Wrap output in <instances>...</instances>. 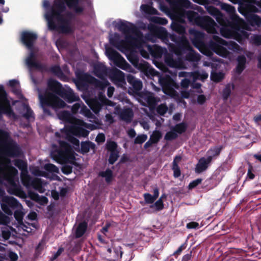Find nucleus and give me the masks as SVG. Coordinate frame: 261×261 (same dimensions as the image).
Masks as SVG:
<instances>
[{"mask_svg": "<svg viewBox=\"0 0 261 261\" xmlns=\"http://www.w3.org/2000/svg\"><path fill=\"white\" fill-rule=\"evenodd\" d=\"M72 113L67 111L60 112L58 116L64 123V128L55 133V139L58 147L50 152L52 159L61 164L72 163L75 160L74 151L67 141L79 144V141L73 137L88 136L90 130L99 128L98 119L82 101L74 104Z\"/></svg>", "mask_w": 261, "mask_h": 261, "instance_id": "obj_1", "label": "nucleus"}, {"mask_svg": "<svg viewBox=\"0 0 261 261\" xmlns=\"http://www.w3.org/2000/svg\"><path fill=\"white\" fill-rule=\"evenodd\" d=\"M173 9L175 17L181 22H185L187 18L189 22L200 27L208 33L214 34L213 39L208 43L211 51L205 48L203 41V34L195 29H190L189 34L193 45L203 54L211 57L213 53L226 58L230 59L231 54L238 52L240 46L236 43L226 42L219 37L218 26L215 21L208 16H200L198 13L187 9L193 8L192 4L188 0H166Z\"/></svg>", "mask_w": 261, "mask_h": 261, "instance_id": "obj_2", "label": "nucleus"}, {"mask_svg": "<svg viewBox=\"0 0 261 261\" xmlns=\"http://www.w3.org/2000/svg\"><path fill=\"white\" fill-rule=\"evenodd\" d=\"M11 100L4 86L0 85V120L3 114L9 118L17 119L11 107ZM21 153L20 146L11 138L7 132L0 129V183L5 185L10 194L17 196L21 193L15 179L17 171L12 166L8 157H18Z\"/></svg>", "mask_w": 261, "mask_h": 261, "instance_id": "obj_3", "label": "nucleus"}, {"mask_svg": "<svg viewBox=\"0 0 261 261\" xmlns=\"http://www.w3.org/2000/svg\"><path fill=\"white\" fill-rule=\"evenodd\" d=\"M67 7L76 14L81 13L85 9V0H54L52 6L48 0H43L44 17L49 30L64 33L73 32V15Z\"/></svg>", "mask_w": 261, "mask_h": 261, "instance_id": "obj_4", "label": "nucleus"}, {"mask_svg": "<svg viewBox=\"0 0 261 261\" xmlns=\"http://www.w3.org/2000/svg\"><path fill=\"white\" fill-rule=\"evenodd\" d=\"M109 41L111 45L115 47L119 50L124 53L128 60L136 68L142 70L145 74L152 79V77H156L163 92L166 95L170 96L174 99H177L179 97V93L177 91L179 86L174 81L177 73L173 72L171 75L167 74L159 75L157 72L151 67L144 60H140L135 54H128L127 47L124 40L121 39L120 35L114 33L110 35Z\"/></svg>", "mask_w": 261, "mask_h": 261, "instance_id": "obj_5", "label": "nucleus"}, {"mask_svg": "<svg viewBox=\"0 0 261 261\" xmlns=\"http://www.w3.org/2000/svg\"><path fill=\"white\" fill-rule=\"evenodd\" d=\"M171 28L179 34L178 36L172 35L170 37L171 39L177 45L178 48L172 54H167L166 50L160 58L164 55L165 63L169 67L175 69L185 68V61L190 62L194 65L197 64L200 60V56L192 49L185 36V28L178 23L173 22L171 24ZM161 48L167 50L165 48Z\"/></svg>", "mask_w": 261, "mask_h": 261, "instance_id": "obj_6", "label": "nucleus"}, {"mask_svg": "<svg viewBox=\"0 0 261 261\" xmlns=\"http://www.w3.org/2000/svg\"><path fill=\"white\" fill-rule=\"evenodd\" d=\"M77 83L82 82L91 84L99 90L97 97L86 101L90 109L95 114L98 113L103 106H110L114 108L113 114L118 115L119 118L126 123H130L134 117V112L129 108L121 109L120 106L108 100L105 94V89L109 85L107 81H99L86 73H81L77 75Z\"/></svg>", "mask_w": 261, "mask_h": 261, "instance_id": "obj_7", "label": "nucleus"}, {"mask_svg": "<svg viewBox=\"0 0 261 261\" xmlns=\"http://www.w3.org/2000/svg\"><path fill=\"white\" fill-rule=\"evenodd\" d=\"M113 25L125 35V41L138 49L141 56L149 59L151 56L155 59H160L166 50L161 47L148 44L143 39V33L135 24L129 21L118 19L114 21Z\"/></svg>", "mask_w": 261, "mask_h": 261, "instance_id": "obj_8", "label": "nucleus"}, {"mask_svg": "<svg viewBox=\"0 0 261 261\" xmlns=\"http://www.w3.org/2000/svg\"><path fill=\"white\" fill-rule=\"evenodd\" d=\"M38 96L40 106L43 109L44 114L47 115H51L49 110L50 108L56 110L65 106V102L59 96L69 103L79 99L71 88H63L59 82L53 79L48 80L47 89L44 92L42 93L41 91L38 89Z\"/></svg>", "mask_w": 261, "mask_h": 261, "instance_id": "obj_9", "label": "nucleus"}, {"mask_svg": "<svg viewBox=\"0 0 261 261\" xmlns=\"http://www.w3.org/2000/svg\"><path fill=\"white\" fill-rule=\"evenodd\" d=\"M220 6L222 10L229 14V20L224 21L220 12L214 7L207 6L205 8L208 13L215 17L218 22L221 25L220 29L221 35L228 38L235 37L240 31L244 21L235 13L236 10L234 7L225 3H221Z\"/></svg>", "mask_w": 261, "mask_h": 261, "instance_id": "obj_10", "label": "nucleus"}, {"mask_svg": "<svg viewBox=\"0 0 261 261\" xmlns=\"http://www.w3.org/2000/svg\"><path fill=\"white\" fill-rule=\"evenodd\" d=\"M37 37L36 33L30 31L23 32L21 35L22 42L30 51L24 61L26 66L29 70L30 76L34 82L35 80L32 73L33 69H35L42 72L47 70L46 66L37 60L36 55L33 51V46Z\"/></svg>", "mask_w": 261, "mask_h": 261, "instance_id": "obj_11", "label": "nucleus"}, {"mask_svg": "<svg viewBox=\"0 0 261 261\" xmlns=\"http://www.w3.org/2000/svg\"><path fill=\"white\" fill-rule=\"evenodd\" d=\"M23 185L28 189L31 198L40 204L44 205L47 203L48 199L44 196H40L34 193L32 190H34L39 193H43L47 188V183L41 178L36 177L34 178L27 177L22 179Z\"/></svg>", "mask_w": 261, "mask_h": 261, "instance_id": "obj_12", "label": "nucleus"}, {"mask_svg": "<svg viewBox=\"0 0 261 261\" xmlns=\"http://www.w3.org/2000/svg\"><path fill=\"white\" fill-rule=\"evenodd\" d=\"M1 206L3 211L6 214L11 216L14 213V216L18 221L22 219L23 213L18 210L22 206L15 198L4 196L2 198Z\"/></svg>", "mask_w": 261, "mask_h": 261, "instance_id": "obj_13", "label": "nucleus"}, {"mask_svg": "<svg viewBox=\"0 0 261 261\" xmlns=\"http://www.w3.org/2000/svg\"><path fill=\"white\" fill-rule=\"evenodd\" d=\"M13 92L23 100V101H16L18 102L17 109L19 113L25 118L28 123L23 125V127H30L29 122L34 121L35 116L33 111L31 110L27 102V99L23 96L20 88V85L12 89Z\"/></svg>", "mask_w": 261, "mask_h": 261, "instance_id": "obj_14", "label": "nucleus"}, {"mask_svg": "<svg viewBox=\"0 0 261 261\" xmlns=\"http://www.w3.org/2000/svg\"><path fill=\"white\" fill-rule=\"evenodd\" d=\"M179 77H185L180 83L182 88H187L191 85L192 82H195L197 80L204 81L208 77V74L203 70H198L193 72L180 71L178 73Z\"/></svg>", "mask_w": 261, "mask_h": 261, "instance_id": "obj_15", "label": "nucleus"}, {"mask_svg": "<svg viewBox=\"0 0 261 261\" xmlns=\"http://www.w3.org/2000/svg\"><path fill=\"white\" fill-rule=\"evenodd\" d=\"M106 55L113 64L129 72H133L134 69L128 64L125 60L116 50L112 48H106Z\"/></svg>", "mask_w": 261, "mask_h": 261, "instance_id": "obj_16", "label": "nucleus"}, {"mask_svg": "<svg viewBox=\"0 0 261 261\" xmlns=\"http://www.w3.org/2000/svg\"><path fill=\"white\" fill-rule=\"evenodd\" d=\"M44 171L40 170L39 168H35L32 173L37 176H42L51 180L61 181L60 177L57 175L59 169L54 165L46 164L43 167Z\"/></svg>", "mask_w": 261, "mask_h": 261, "instance_id": "obj_17", "label": "nucleus"}, {"mask_svg": "<svg viewBox=\"0 0 261 261\" xmlns=\"http://www.w3.org/2000/svg\"><path fill=\"white\" fill-rule=\"evenodd\" d=\"M148 29L149 32L145 36L146 40L152 42H156L158 39H162L166 43L167 39V32L165 28L161 27H156L153 25H148Z\"/></svg>", "mask_w": 261, "mask_h": 261, "instance_id": "obj_18", "label": "nucleus"}, {"mask_svg": "<svg viewBox=\"0 0 261 261\" xmlns=\"http://www.w3.org/2000/svg\"><path fill=\"white\" fill-rule=\"evenodd\" d=\"M111 81L117 87L125 88L126 85L124 73L118 70L112 71L109 75Z\"/></svg>", "mask_w": 261, "mask_h": 261, "instance_id": "obj_19", "label": "nucleus"}, {"mask_svg": "<svg viewBox=\"0 0 261 261\" xmlns=\"http://www.w3.org/2000/svg\"><path fill=\"white\" fill-rule=\"evenodd\" d=\"M211 163V161L206 158H200L195 167V172L197 173H200L206 170Z\"/></svg>", "mask_w": 261, "mask_h": 261, "instance_id": "obj_20", "label": "nucleus"}, {"mask_svg": "<svg viewBox=\"0 0 261 261\" xmlns=\"http://www.w3.org/2000/svg\"><path fill=\"white\" fill-rule=\"evenodd\" d=\"M94 71L97 76L102 79L107 74V69L102 63H97L94 65Z\"/></svg>", "mask_w": 261, "mask_h": 261, "instance_id": "obj_21", "label": "nucleus"}, {"mask_svg": "<svg viewBox=\"0 0 261 261\" xmlns=\"http://www.w3.org/2000/svg\"><path fill=\"white\" fill-rule=\"evenodd\" d=\"M223 148L222 145H217L211 147L207 152V158L209 159V161L212 162L213 159L216 158L220 154Z\"/></svg>", "mask_w": 261, "mask_h": 261, "instance_id": "obj_22", "label": "nucleus"}, {"mask_svg": "<svg viewBox=\"0 0 261 261\" xmlns=\"http://www.w3.org/2000/svg\"><path fill=\"white\" fill-rule=\"evenodd\" d=\"M127 81L130 85H132L133 88L136 91H139L142 89V82L139 80L135 79L133 75L128 74L127 76Z\"/></svg>", "mask_w": 261, "mask_h": 261, "instance_id": "obj_23", "label": "nucleus"}, {"mask_svg": "<svg viewBox=\"0 0 261 261\" xmlns=\"http://www.w3.org/2000/svg\"><path fill=\"white\" fill-rule=\"evenodd\" d=\"M87 223L84 221L80 223L75 229V236L76 238L83 236L87 229Z\"/></svg>", "mask_w": 261, "mask_h": 261, "instance_id": "obj_24", "label": "nucleus"}, {"mask_svg": "<svg viewBox=\"0 0 261 261\" xmlns=\"http://www.w3.org/2000/svg\"><path fill=\"white\" fill-rule=\"evenodd\" d=\"M238 64L236 68L235 71L237 73L240 74L244 69L246 59L244 56H239L237 58Z\"/></svg>", "mask_w": 261, "mask_h": 261, "instance_id": "obj_25", "label": "nucleus"}, {"mask_svg": "<svg viewBox=\"0 0 261 261\" xmlns=\"http://www.w3.org/2000/svg\"><path fill=\"white\" fill-rule=\"evenodd\" d=\"M140 10L142 13L148 14H158V11L150 5L142 4L140 6Z\"/></svg>", "mask_w": 261, "mask_h": 261, "instance_id": "obj_26", "label": "nucleus"}, {"mask_svg": "<svg viewBox=\"0 0 261 261\" xmlns=\"http://www.w3.org/2000/svg\"><path fill=\"white\" fill-rule=\"evenodd\" d=\"M95 145L91 142H83L81 143V151L83 153H87L90 149L94 150Z\"/></svg>", "mask_w": 261, "mask_h": 261, "instance_id": "obj_27", "label": "nucleus"}, {"mask_svg": "<svg viewBox=\"0 0 261 261\" xmlns=\"http://www.w3.org/2000/svg\"><path fill=\"white\" fill-rule=\"evenodd\" d=\"M146 101L151 108L154 109L158 105L159 99L155 97L152 93H149L146 97Z\"/></svg>", "mask_w": 261, "mask_h": 261, "instance_id": "obj_28", "label": "nucleus"}, {"mask_svg": "<svg viewBox=\"0 0 261 261\" xmlns=\"http://www.w3.org/2000/svg\"><path fill=\"white\" fill-rule=\"evenodd\" d=\"M150 21L162 25H165L168 23V20L165 18L158 16H152L149 19Z\"/></svg>", "mask_w": 261, "mask_h": 261, "instance_id": "obj_29", "label": "nucleus"}, {"mask_svg": "<svg viewBox=\"0 0 261 261\" xmlns=\"http://www.w3.org/2000/svg\"><path fill=\"white\" fill-rule=\"evenodd\" d=\"M112 174V171L109 169H107L105 171L100 172L99 173V176L105 178L106 181L107 182H109L111 181Z\"/></svg>", "mask_w": 261, "mask_h": 261, "instance_id": "obj_30", "label": "nucleus"}, {"mask_svg": "<svg viewBox=\"0 0 261 261\" xmlns=\"http://www.w3.org/2000/svg\"><path fill=\"white\" fill-rule=\"evenodd\" d=\"M187 128V125L185 123H180L176 124L173 128L177 134H181L185 132Z\"/></svg>", "mask_w": 261, "mask_h": 261, "instance_id": "obj_31", "label": "nucleus"}, {"mask_svg": "<svg viewBox=\"0 0 261 261\" xmlns=\"http://www.w3.org/2000/svg\"><path fill=\"white\" fill-rule=\"evenodd\" d=\"M110 107V106H108V105H106V106H103L101 109H100V110L103 108V107H105V108L108 110L110 113L111 114H107L106 115V116H105V118H106V121L107 122H108V123L109 124H112L114 122V117L113 116H112V113H113V110H111V109H109V107Z\"/></svg>", "mask_w": 261, "mask_h": 261, "instance_id": "obj_32", "label": "nucleus"}, {"mask_svg": "<svg viewBox=\"0 0 261 261\" xmlns=\"http://www.w3.org/2000/svg\"><path fill=\"white\" fill-rule=\"evenodd\" d=\"M112 257L110 258V260L112 261H114L122 257V252L121 251L120 248H115L113 250V252L111 253Z\"/></svg>", "mask_w": 261, "mask_h": 261, "instance_id": "obj_33", "label": "nucleus"}, {"mask_svg": "<svg viewBox=\"0 0 261 261\" xmlns=\"http://www.w3.org/2000/svg\"><path fill=\"white\" fill-rule=\"evenodd\" d=\"M19 227L22 229H23L24 231H25L28 233L32 232V231L33 230L32 227H33V228H35V225H34L32 223L31 224L29 223H24L22 222L19 224Z\"/></svg>", "mask_w": 261, "mask_h": 261, "instance_id": "obj_34", "label": "nucleus"}, {"mask_svg": "<svg viewBox=\"0 0 261 261\" xmlns=\"http://www.w3.org/2000/svg\"><path fill=\"white\" fill-rule=\"evenodd\" d=\"M50 71L51 73H53V74H54L55 75H57V76L61 79L63 75L62 71L59 66L55 65L52 66L50 69Z\"/></svg>", "mask_w": 261, "mask_h": 261, "instance_id": "obj_35", "label": "nucleus"}, {"mask_svg": "<svg viewBox=\"0 0 261 261\" xmlns=\"http://www.w3.org/2000/svg\"><path fill=\"white\" fill-rule=\"evenodd\" d=\"M224 74L221 72H213L211 75V78L212 80L217 82L222 80L224 78Z\"/></svg>", "mask_w": 261, "mask_h": 261, "instance_id": "obj_36", "label": "nucleus"}, {"mask_svg": "<svg viewBox=\"0 0 261 261\" xmlns=\"http://www.w3.org/2000/svg\"><path fill=\"white\" fill-rule=\"evenodd\" d=\"M250 41L256 46H259L261 45V34H255L251 36Z\"/></svg>", "mask_w": 261, "mask_h": 261, "instance_id": "obj_37", "label": "nucleus"}, {"mask_svg": "<svg viewBox=\"0 0 261 261\" xmlns=\"http://www.w3.org/2000/svg\"><path fill=\"white\" fill-rule=\"evenodd\" d=\"M178 136V134L175 132L173 128L171 130L167 132L165 136V139L168 141H171L176 139Z\"/></svg>", "mask_w": 261, "mask_h": 261, "instance_id": "obj_38", "label": "nucleus"}, {"mask_svg": "<svg viewBox=\"0 0 261 261\" xmlns=\"http://www.w3.org/2000/svg\"><path fill=\"white\" fill-rule=\"evenodd\" d=\"M233 88L232 85L227 84L223 90V98L224 100H226L229 96L231 89Z\"/></svg>", "mask_w": 261, "mask_h": 261, "instance_id": "obj_39", "label": "nucleus"}, {"mask_svg": "<svg viewBox=\"0 0 261 261\" xmlns=\"http://www.w3.org/2000/svg\"><path fill=\"white\" fill-rule=\"evenodd\" d=\"M109 158V162L110 164H113L118 159L119 157L118 151L117 150L111 151Z\"/></svg>", "mask_w": 261, "mask_h": 261, "instance_id": "obj_40", "label": "nucleus"}, {"mask_svg": "<svg viewBox=\"0 0 261 261\" xmlns=\"http://www.w3.org/2000/svg\"><path fill=\"white\" fill-rule=\"evenodd\" d=\"M147 139V135L145 134L139 135L135 139L134 143L135 144H141L144 143Z\"/></svg>", "mask_w": 261, "mask_h": 261, "instance_id": "obj_41", "label": "nucleus"}, {"mask_svg": "<svg viewBox=\"0 0 261 261\" xmlns=\"http://www.w3.org/2000/svg\"><path fill=\"white\" fill-rule=\"evenodd\" d=\"M162 135L160 132L155 131L150 136V139L154 143H157L161 139Z\"/></svg>", "mask_w": 261, "mask_h": 261, "instance_id": "obj_42", "label": "nucleus"}, {"mask_svg": "<svg viewBox=\"0 0 261 261\" xmlns=\"http://www.w3.org/2000/svg\"><path fill=\"white\" fill-rule=\"evenodd\" d=\"M168 110V107L165 104H161L156 108V112L160 115H164Z\"/></svg>", "mask_w": 261, "mask_h": 261, "instance_id": "obj_43", "label": "nucleus"}, {"mask_svg": "<svg viewBox=\"0 0 261 261\" xmlns=\"http://www.w3.org/2000/svg\"><path fill=\"white\" fill-rule=\"evenodd\" d=\"M117 145L114 141H108L106 144V148L109 151H113L117 150Z\"/></svg>", "mask_w": 261, "mask_h": 261, "instance_id": "obj_44", "label": "nucleus"}, {"mask_svg": "<svg viewBox=\"0 0 261 261\" xmlns=\"http://www.w3.org/2000/svg\"><path fill=\"white\" fill-rule=\"evenodd\" d=\"M143 197L145 202L148 204H152L155 200V199L152 196V195L148 193H144Z\"/></svg>", "mask_w": 261, "mask_h": 261, "instance_id": "obj_45", "label": "nucleus"}, {"mask_svg": "<svg viewBox=\"0 0 261 261\" xmlns=\"http://www.w3.org/2000/svg\"><path fill=\"white\" fill-rule=\"evenodd\" d=\"M9 222V218L7 216L0 213V225H3L5 226H6Z\"/></svg>", "mask_w": 261, "mask_h": 261, "instance_id": "obj_46", "label": "nucleus"}, {"mask_svg": "<svg viewBox=\"0 0 261 261\" xmlns=\"http://www.w3.org/2000/svg\"><path fill=\"white\" fill-rule=\"evenodd\" d=\"M151 208H152L153 207H155L156 209L157 210H161L163 209L164 207V204L163 200H161V198H159L153 205H151L150 206Z\"/></svg>", "mask_w": 261, "mask_h": 261, "instance_id": "obj_47", "label": "nucleus"}, {"mask_svg": "<svg viewBox=\"0 0 261 261\" xmlns=\"http://www.w3.org/2000/svg\"><path fill=\"white\" fill-rule=\"evenodd\" d=\"M72 168L70 165H63L62 167V171L63 173L68 175L72 172Z\"/></svg>", "mask_w": 261, "mask_h": 261, "instance_id": "obj_48", "label": "nucleus"}, {"mask_svg": "<svg viewBox=\"0 0 261 261\" xmlns=\"http://www.w3.org/2000/svg\"><path fill=\"white\" fill-rule=\"evenodd\" d=\"M2 234L4 239H8L10 238L11 236L10 231L8 229L7 226H5L3 228V230L2 231Z\"/></svg>", "mask_w": 261, "mask_h": 261, "instance_id": "obj_49", "label": "nucleus"}, {"mask_svg": "<svg viewBox=\"0 0 261 261\" xmlns=\"http://www.w3.org/2000/svg\"><path fill=\"white\" fill-rule=\"evenodd\" d=\"M19 85V82L18 80L13 79L9 80L7 83V85L10 87L12 89Z\"/></svg>", "mask_w": 261, "mask_h": 261, "instance_id": "obj_50", "label": "nucleus"}, {"mask_svg": "<svg viewBox=\"0 0 261 261\" xmlns=\"http://www.w3.org/2000/svg\"><path fill=\"white\" fill-rule=\"evenodd\" d=\"M202 181V179L201 178H197L192 182H191L189 185V189H193L196 187L197 185L200 184Z\"/></svg>", "mask_w": 261, "mask_h": 261, "instance_id": "obj_51", "label": "nucleus"}, {"mask_svg": "<svg viewBox=\"0 0 261 261\" xmlns=\"http://www.w3.org/2000/svg\"><path fill=\"white\" fill-rule=\"evenodd\" d=\"M8 256L10 259V261H17L18 259V255L14 252L11 251H9Z\"/></svg>", "mask_w": 261, "mask_h": 261, "instance_id": "obj_52", "label": "nucleus"}, {"mask_svg": "<svg viewBox=\"0 0 261 261\" xmlns=\"http://www.w3.org/2000/svg\"><path fill=\"white\" fill-rule=\"evenodd\" d=\"M172 170L175 177H178L180 175V170L178 165L172 166Z\"/></svg>", "mask_w": 261, "mask_h": 261, "instance_id": "obj_53", "label": "nucleus"}, {"mask_svg": "<svg viewBox=\"0 0 261 261\" xmlns=\"http://www.w3.org/2000/svg\"><path fill=\"white\" fill-rule=\"evenodd\" d=\"M96 141L98 143H103L105 141V136L103 134H98L95 139Z\"/></svg>", "mask_w": 261, "mask_h": 261, "instance_id": "obj_54", "label": "nucleus"}, {"mask_svg": "<svg viewBox=\"0 0 261 261\" xmlns=\"http://www.w3.org/2000/svg\"><path fill=\"white\" fill-rule=\"evenodd\" d=\"M14 165L18 167L20 169L23 170L24 168V163L21 161V160H16L14 163Z\"/></svg>", "mask_w": 261, "mask_h": 261, "instance_id": "obj_55", "label": "nucleus"}, {"mask_svg": "<svg viewBox=\"0 0 261 261\" xmlns=\"http://www.w3.org/2000/svg\"><path fill=\"white\" fill-rule=\"evenodd\" d=\"M198 226V223L195 222H191L187 224V227L189 229L196 228Z\"/></svg>", "mask_w": 261, "mask_h": 261, "instance_id": "obj_56", "label": "nucleus"}, {"mask_svg": "<svg viewBox=\"0 0 261 261\" xmlns=\"http://www.w3.org/2000/svg\"><path fill=\"white\" fill-rule=\"evenodd\" d=\"M197 102L200 105H202L205 101L206 98L204 95H199L197 97Z\"/></svg>", "mask_w": 261, "mask_h": 261, "instance_id": "obj_57", "label": "nucleus"}, {"mask_svg": "<svg viewBox=\"0 0 261 261\" xmlns=\"http://www.w3.org/2000/svg\"><path fill=\"white\" fill-rule=\"evenodd\" d=\"M115 90V88L112 86H110L108 88L107 90V95L109 98L112 97L114 92Z\"/></svg>", "mask_w": 261, "mask_h": 261, "instance_id": "obj_58", "label": "nucleus"}, {"mask_svg": "<svg viewBox=\"0 0 261 261\" xmlns=\"http://www.w3.org/2000/svg\"><path fill=\"white\" fill-rule=\"evenodd\" d=\"M140 124L144 129L147 130L149 129V125L148 122L141 121L140 122Z\"/></svg>", "mask_w": 261, "mask_h": 261, "instance_id": "obj_59", "label": "nucleus"}, {"mask_svg": "<svg viewBox=\"0 0 261 261\" xmlns=\"http://www.w3.org/2000/svg\"><path fill=\"white\" fill-rule=\"evenodd\" d=\"M127 134L128 136L131 138H134L136 135V132L134 128H130L128 129L127 131Z\"/></svg>", "mask_w": 261, "mask_h": 261, "instance_id": "obj_60", "label": "nucleus"}, {"mask_svg": "<svg viewBox=\"0 0 261 261\" xmlns=\"http://www.w3.org/2000/svg\"><path fill=\"white\" fill-rule=\"evenodd\" d=\"M37 217V214L35 212H30L28 215V218L30 220H35Z\"/></svg>", "mask_w": 261, "mask_h": 261, "instance_id": "obj_61", "label": "nucleus"}, {"mask_svg": "<svg viewBox=\"0 0 261 261\" xmlns=\"http://www.w3.org/2000/svg\"><path fill=\"white\" fill-rule=\"evenodd\" d=\"M181 157L180 156H176L172 163V166L178 165V163L181 160Z\"/></svg>", "mask_w": 261, "mask_h": 261, "instance_id": "obj_62", "label": "nucleus"}, {"mask_svg": "<svg viewBox=\"0 0 261 261\" xmlns=\"http://www.w3.org/2000/svg\"><path fill=\"white\" fill-rule=\"evenodd\" d=\"M201 84L199 83H196L195 82H191V86L193 88L199 89L201 87Z\"/></svg>", "mask_w": 261, "mask_h": 261, "instance_id": "obj_63", "label": "nucleus"}, {"mask_svg": "<svg viewBox=\"0 0 261 261\" xmlns=\"http://www.w3.org/2000/svg\"><path fill=\"white\" fill-rule=\"evenodd\" d=\"M254 178V175L252 172L251 169L249 168L247 173V178L249 179H253Z\"/></svg>", "mask_w": 261, "mask_h": 261, "instance_id": "obj_64", "label": "nucleus"}]
</instances>
